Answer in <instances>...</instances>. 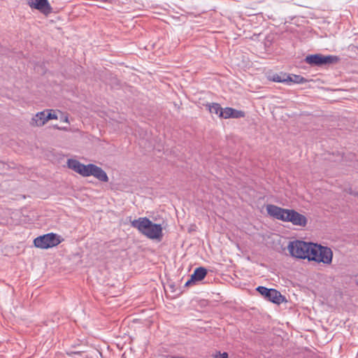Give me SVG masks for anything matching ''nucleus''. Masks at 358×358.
Listing matches in <instances>:
<instances>
[{
  "mask_svg": "<svg viewBox=\"0 0 358 358\" xmlns=\"http://www.w3.org/2000/svg\"><path fill=\"white\" fill-rule=\"evenodd\" d=\"M266 208L267 213L276 220L289 222L300 227H305L307 224V218L294 210L282 208L273 204H268Z\"/></svg>",
  "mask_w": 358,
  "mask_h": 358,
  "instance_id": "nucleus-1",
  "label": "nucleus"
},
{
  "mask_svg": "<svg viewBox=\"0 0 358 358\" xmlns=\"http://www.w3.org/2000/svg\"><path fill=\"white\" fill-rule=\"evenodd\" d=\"M67 166L69 169L83 177L93 176L101 182L108 181V177L106 173L101 167L94 164H90L85 165L76 159H69L67 161Z\"/></svg>",
  "mask_w": 358,
  "mask_h": 358,
  "instance_id": "nucleus-2",
  "label": "nucleus"
},
{
  "mask_svg": "<svg viewBox=\"0 0 358 358\" xmlns=\"http://www.w3.org/2000/svg\"><path fill=\"white\" fill-rule=\"evenodd\" d=\"M132 227L150 239H159L162 238V227L159 224L153 223L148 217H139L131 222Z\"/></svg>",
  "mask_w": 358,
  "mask_h": 358,
  "instance_id": "nucleus-3",
  "label": "nucleus"
},
{
  "mask_svg": "<svg viewBox=\"0 0 358 358\" xmlns=\"http://www.w3.org/2000/svg\"><path fill=\"white\" fill-rule=\"evenodd\" d=\"M314 243H306L302 241L290 242L288 250L291 255L299 259H308L310 255V250L313 248Z\"/></svg>",
  "mask_w": 358,
  "mask_h": 358,
  "instance_id": "nucleus-4",
  "label": "nucleus"
},
{
  "mask_svg": "<svg viewBox=\"0 0 358 358\" xmlns=\"http://www.w3.org/2000/svg\"><path fill=\"white\" fill-rule=\"evenodd\" d=\"M313 248L310 250L309 261L322 262L324 264H330L332 262L333 252L328 247H324L314 243Z\"/></svg>",
  "mask_w": 358,
  "mask_h": 358,
  "instance_id": "nucleus-5",
  "label": "nucleus"
},
{
  "mask_svg": "<svg viewBox=\"0 0 358 358\" xmlns=\"http://www.w3.org/2000/svg\"><path fill=\"white\" fill-rule=\"evenodd\" d=\"M61 243V236L54 234L49 233L36 238L34 240L35 247L41 249H48L57 246Z\"/></svg>",
  "mask_w": 358,
  "mask_h": 358,
  "instance_id": "nucleus-6",
  "label": "nucleus"
},
{
  "mask_svg": "<svg viewBox=\"0 0 358 358\" xmlns=\"http://www.w3.org/2000/svg\"><path fill=\"white\" fill-rule=\"evenodd\" d=\"M256 289L265 299L273 303L279 305L286 301L285 297L275 289H268L266 287L259 286Z\"/></svg>",
  "mask_w": 358,
  "mask_h": 358,
  "instance_id": "nucleus-7",
  "label": "nucleus"
},
{
  "mask_svg": "<svg viewBox=\"0 0 358 358\" xmlns=\"http://www.w3.org/2000/svg\"><path fill=\"white\" fill-rule=\"evenodd\" d=\"M338 60V58L336 56H324L320 54L308 55L305 58V62L307 64L317 66H320L324 64H333L336 62Z\"/></svg>",
  "mask_w": 358,
  "mask_h": 358,
  "instance_id": "nucleus-8",
  "label": "nucleus"
},
{
  "mask_svg": "<svg viewBox=\"0 0 358 358\" xmlns=\"http://www.w3.org/2000/svg\"><path fill=\"white\" fill-rule=\"evenodd\" d=\"M29 5L31 8L37 9L44 14H49L52 10L48 0H30Z\"/></svg>",
  "mask_w": 358,
  "mask_h": 358,
  "instance_id": "nucleus-9",
  "label": "nucleus"
},
{
  "mask_svg": "<svg viewBox=\"0 0 358 358\" xmlns=\"http://www.w3.org/2000/svg\"><path fill=\"white\" fill-rule=\"evenodd\" d=\"M48 122L46 118V111L39 112L35 115L30 122L31 125L34 127H41Z\"/></svg>",
  "mask_w": 358,
  "mask_h": 358,
  "instance_id": "nucleus-10",
  "label": "nucleus"
},
{
  "mask_svg": "<svg viewBox=\"0 0 358 358\" xmlns=\"http://www.w3.org/2000/svg\"><path fill=\"white\" fill-rule=\"evenodd\" d=\"M207 274V270L203 267L196 268L192 275V280L199 281L203 280Z\"/></svg>",
  "mask_w": 358,
  "mask_h": 358,
  "instance_id": "nucleus-11",
  "label": "nucleus"
},
{
  "mask_svg": "<svg viewBox=\"0 0 358 358\" xmlns=\"http://www.w3.org/2000/svg\"><path fill=\"white\" fill-rule=\"evenodd\" d=\"M287 83L303 84L307 82V79L299 75L288 74Z\"/></svg>",
  "mask_w": 358,
  "mask_h": 358,
  "instance_id": "nucleus-12",
  "label": "nucleus"
},
{
  "mask_svg": "<svg viewBox=\"0 0 358 358\" xmlns=\"http://www.w3.org/2000/svg\"><path fill=\"white\" fill-rule=\"evenodd\" d=\"M288 74L285 73H275L272 75L270 80L276 83H287Z\"/></svg>",
  "mask_w": 358,
  "mask_h": 358,
  "instance_id": "nucleus-13",
  "label": "nucleus"
},
{
  "mask_svg": "<svg viewBox=\"0 0 358 358\" xmlns=\"http://www.w3.org/2000/svg\"><path fill=\"white\" fill-rule=\"evenodd\" d=\"M206 106L208 108V110L211 114H215L220 117V113L222 112V108L219 103H212L207 104Z\"/></svg>",
  "mask_w": 358,
  "mask_h": 358,
  "instance_id": "nucleus-14",
  "label": "nucleus"
},
{
  "mask_svg": "<svg viewBox=\"0 0 358 358\" xmlns=\"http://www.w3.org/2000/svg\"><path fill=\"white\" fill-rule=\"evenodd\" d=\"M220 117H223L224 119L231 118L232 117L231 108L227 107L224 109L222 108V112L220 113Z\"/></svg>",
  "mask_w": 358,
  "mask_h": 358,
  "instance_id": "nucleus-15",
  "label": "nucleus"
},
{
  "mask_svg": "<svg viewBox=\"0 0 358 358\" xmlns=\"http://www.w3.org/2000/svg\"><path fill=\"white\" fill-rule=\"evenodd\" d=\"M232 117L231 118H240L245 116V113L242 110H236L231 108Z\"/></svg>",
  "mask_w": 358,
  "mask_h": 358,
  "instance_id": "nucleus-16",
  "label": "nucleus"
},
{
  "mask_svg": "<svg viewBox=\"0 0 358 358\" xmlns=\"http://www.w3.org/2000/svg\"><path fill=\"white\" fill-rule=\"evenodd\" d=\"M46 111V118L48 121L49 120H57V116L55 113H52V110H45Z\"/></svg>",
  "mask_w": 358,
  "mask_h": 358,
  "instance_id": "nucleus-17",
  "label": "nucleus"
},
{
  "mask_svg": "<svg viewBox=\"0 0 358 358\" xmlns=\"http://www.w3.org/2000/svg\"><path fill=\"white\" fill-rule=\"evenodd\" d=\"M215 358H228V354L227 352H218L215 355Z\"/></svg>",
  "mask_w": 358,
  "mask_h": 358,
  "instance_id": "nucleus-18",
  "label": "nucleus"
},
{
  "mask_svg": "<svg viewBox=\"0 0 358 358\" xmlns=\"http://www.w3.org/2000/svg\"><path fill=\"white\" fill-rule=\"evenodd\" d=\"M194 281H195V280H192V278H191L190 280H188L185 282V285L187 287V286H189L190 284H192V282H194Z\"/></svg>",
  "mask_w": 358,
  "mask_h": 358,
  "instance_id": "nucleus-19",
  "label": "nucleus"
},
{
  "mask_svg": "<svg viewBox=\"0 0 358 358\" xmlns=\"http://www.w3.org/2000/svg\"><path fill=\"white\" fill-rule=\"evenodd\" d=\"M64 122H69V120H68V117H65L64 118Z\"/></svg>",
  "mask_w": 358,
  "mask_h": 358,
  "instance_id": "nucleus-20",
  "label": "nucleus"
},
{
  "mask_svg": "<svg viewBox=\"0 0 358 358\" xmlns=\"http://www.w3.org/2000/svg\"><path fill=\"white\" fill-rule=\"evenodd\" d=\"M357 285H358V279H357Z\"/></svg>",
  "mask_w": 358,
  "mask_h": 358,
  "instance_id": "nucleus-21",
  "label": "nucleus"
}]
</instances>
